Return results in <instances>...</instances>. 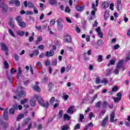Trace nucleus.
<instances>
[{
  "instance_id": "obj_1",
  "label": "nucleus",
  "mask_w": 130,
  "mask_h": 130,
  "mask_svg": "<svg viewBox=\"0 0 130 130\" xmlns=\"http://www.w3.org/2000/svg\"><path fill=\"white\" fill-rule=\"evenodd\" d=\"M34 98L37 100L38 103L41 106L45 107V108H48V106H49V103L48 102H46L45 103L42 99H41V97L38 95H35Z\"/></svg>"
},
{
  "instance_id": "obj_2",
  "label": "nucleus",
  "mask_w": 130,
  "mask_h": 130,
  "mask_svg": "<svg viewBox=\"0 0 130 130\" xmlns=\"http://www.w3.org/2000/svg\"><path fill=\"white\" fill-rule=\"evenodd\" d=\"M15 20L19 27L21 28H26V23L22 19V17L17 16L15 18Z\"/></svg>"
},
{
  "instance_id": "obj_3",
  "label": "nucleus",
  "mask_w": 130,
  "mask_h": 130,
  "mask_svg": "<svg viewBox=\"0 0 130 130\" xmlns=\"http://www.w3.org/2000/svg\"><path fill=\"white\" fill-rule=\"evenodd\" d=\"M0 8L2 9L3 12L8 11V6L5 4V0H0Z\"/></svg>"
},
{
  "instance_id": "obj_4",
  "label": "nucleus",
  "mask_w": 130,
  "mask_h": 130,
  "mask_svg": "<svg viewBox=\"0 0 130 130\" xmlns=\"http://www.w3.org/2000/svg\"><path fill=\"white\" fill-rule=\"evenodd\" d=\"M25 96H26V91H21L18 95L14 96L13 98L14 99H20L21 97H25Z\"/></svg>"
},
{
  "instance_id": "obj_5",
  "label": "nucleus",
  "mask_w": 130,
  "mask_h": 130,
  "mask_svg": "<svg viewBox=\"0 0 130 130\" xmlns=\"http://www.w3.org/2000/svg\"><path fill=\"white\" fill-rule=\"evenodd\" d=\"M109 1H105L103 3L101 8L103 9V10H106L108 7H109Z\"/></svg>"
},
{
  "instance_id": "obj_6",
  "label": "nucleus",
  "mask_w": 130,
  "mask_h": 130,
  "mask_svg": "<svg viewBox=\"0 0 130 130\" xmlns=\"http://www.w3.org/2000/svg\"><path fill=\"white\" fill-rule=\"evenodd\" d=\"M54 55V51L53 50H51L50 51H47L45 54V56L47 57H50L53 56Z\"/></svg>"
},
{
  "instance_id": "obj_7",
  "label": "nucleus",
  "mask_w": 130,
  "mask_h": 130,
  "mask_svg": "<svg viewBox=\"0 0 130 130\" xmlns=\"http://www.w3.org/2000/svg\"><path fill=\"white\" fill-rule=\"evenodd\" d=\"M9 3L11 4H15L16 7H20L21 5V3L19 0H11Z\"/></svg>"
},
{
  "instance_id": "obj_8",
  "label": "nucleus",
  "mask_w": 130,
  "mask_h": 130,
  "mask_svg": "<svg viewBox=\"0 0 130 130\" xmlns=\"http://www.w3.org/2000/svg\"><path fill=\"white\" fill-rule=\"evenodd\" d=\"M115 117V114H114V112H112L110 114V121L111 122H116L117 121V119H114V118Z\"/></svg>"
},
{
  "instance_id": "obj_9",
  "label": "nucleus",
  "mask_w": 130,
  "mask_h": 130,
  "mask_svg": "<svg viewBox=\"0 0 130 130\" xmlns=\"http://www.w3.org/2000/svg\"><path fill=\"white\" fill-rule=\"evenodd\" d=\"M74 112H75V107L74 106L69 107L67 110V113H69V114H73Z\"/></svg>"
},
{
  "instance_id": "obj_10",
  "label": "nucleus",
  "mask_w": 130,
  "mask_h": 130,
  "mask_svg": "<svg viewBox=\"0 0 130 130\" xmlns=\"http://www.w3.org/2000/svg\"><path fill=\"white\" fill-rule=\"evenodd\" d=\"M1 48L2 50H3V51H9V49L8 48V47L7 46V45H6L5 44H4V43H1Z\"/></svg>"
},
{
  "instance_id": "obj_11",
  "label": "nucleus",
  "mask_w": 130,
  "mask_h": 130,
  "mask_svg": "<svg viewBox=\"0 0 130 130\" xmlns=\"http://www.w3.org/2000/svg\"><path fill=\"white\" fill-rule=\"evenodd\" d=\"M65 42H68L69 43H72V38L70 35H67L64 37Z\"/></svg>"
},
{
  "instance_id": "obj_12",
  "label": "nucleus",
  "mask_w": 130,
  "mask_h": 130,
  "mask_svg": "<svg viewBox=\"0 0 130 130\" xmlns=\"http://www.w3.org/2000/svg\"><path fill=\"white\" fill-rule=\"evenodd\" d=\"M8 108L5 109L4 110V113H3L4 118L6 120H7L8 118H9V117H8Z\"/></svg>"
},
{
  "instance_id": "obj_13",
  "label": "nucleus",
  "mask_w": 130,
  "mask_h": 130,
  "mask_svg": "<svg viewBox=\"0 0 130 130\" xmlns=\"http://www.w3.org/2000/svg\"><path fill=\"white\" fill-rule=\"evenodd\" d=\"M108 120V117H106L102 121L101 123L102 126H105L106 125V122H107V121Z\"/></svg>"
},
{
  "instance_id": "obj_14",
  "label": "nucleus",
  "mask_w": 130,
  "mask_h": 130,
  "mask_svg": "<svg viewBox=\"0 0 130 130\" xmlns=\"http://www.w3.org/2000/svg\"><path fill=\"white\" fill-rule=\"evenodd\" d=\"M16 34L19 36H20L21 37H23V36H24V35L25 34V31L18 30L16 31Z\"/></svg>"
},
{
  "instance_id": "obj_15",
  "label": "nucleus",
  "mask_w": 130,
  "mask_h": 130,
  "mask_svg": "<svg viewBox=\"0 0 130 130\" xmlns=\"http://www.w3.org/2000/svg\"><path fill=\"white\" fill-rule=\"evenodd\" d=\"M21 75H22V70H21V68H18V72L16 76V78H17L18 81H19V79H20V76H21Z\"/></svg>"
},
{
  "instance_id": "obj_16",
  "label": "nucleus",
  "mask_w": 130,
  "mask_h": 130,
  "mask_svg": "<svg viewBox=\"0 0 130 130\" xmlns=\"http://www.w3.org/2000/svg\"><path fill=\"white\" fill-rule=\"evenodd\" d=\"M49 3L51 6H55L57 4V1L56 0H49Z\"/></svg>"
},
{
  "instance_id": "obj_17",
  "label": "nucleus",
  "mask_w": 130,
  "mask_h": 130,
  "mask_svg": "<svg viewBox=\"0 0 130 130\" xmlns=\"http://www.w3.org/2000/svg\"><path fill=\"white\" fill-rule=\"evenodd\" d=\"M62 98V99H64V101H67L68 100V98H69V95L67 94L66 92H63Z\"/></svg>"
},
{
  "instance_id": "obj_18",
  "label": "nucleus",
  "mask_w": 130,
  "mask_h": 130,
  "mask_svg": "<svg viewBox=\"0 0 130 130\" xmlns=\"http://www.w3.org/2000/svg\"><path fill=\"white\" fill-rule=\"evenodd\" d=\"M122 64H123V60H120L119 61L118 64H117V69L119 70L121 67H122Z\"/></svg>"
},
{
  "instance_id": "obj_19",
  "label": "nucleus",
  "mask_w": 130,
  "mask_h": 130,
  "mask_svg": "<svg viewBox=\"0 0 130 130\" xmlns=\"http://www.w3.org/2000/svg\"><path fill=\"white\" fill-rule=\"evenodd\" d=\"M120 7H121V0H117L116 8L117 10H119Z\"/></svg>"
},
{
  "instance_id": "obj_20",
  "label": "nucleus",
  "mask_w": 130,
  "mask_h": 130,
  "mask_svg": "<svg viewBox=\"0 0 130 130\" xmlns=\"http://www.w3.org/2000/svg\"><path fill=\"white\" fill-rule=\"evenodd\" d=\"M30 105L31 106L34 107L35 105H36V101L34 99H31L30 100Z\"/></svg>"
},
{
  "instance_id": "obj_21",
  "label": "nucleus",
  "mask_w": 130,
  "mask_h": 130,
  "mask_svg": "<svg viewBox=\"0 0 130 130\" xmlns=\"http://www.w3.org/2000/svg\"><path fill=\"white\" fill-rule=\"evenodd\" d=\"M107 106H108V103L105 101H104L102 103V107L106 109V108H107Z\"/></svg>"
},
{
  "instance_id": "obj_22",
  "label": "nucleus",
  "mask_w": 130,
  "mask_h": 130,
  "mask_svg": "<svg viewBox=\"0 0 130 130\" xmlns=\"http://www.w3.org/2000/svg\"><path fill=\"white\" fill-rule=\"evenodd\" d=\"M76 9L78 12H81L83 11V10H84V7L80 6H77L76 7Z\"/></svg>"
},
{
  "instance_id": "obj_23",
  "label": "nucleus",
  "mask_w": 130,
  "mask_h": 130,
  "mask_svg": "<svg viewBox=\"0 0 130 130\" xmlns=\"http://www.w3.org/2000/svg\"><path fill=\"white\" fill-rule=\"evenodd\" d=\"M28 102H29V99H24V100H21L20 101V103L22 105L25 104V103H28Z\"/></svg>"
},
{
  "instance_id": "obj_24",
  "label": "nucleus",
  "mask_w": 130,
  "mask_h": 130,
  "mask_svg": "<svg viewBox=\"0 0 130 130\" xmlns=\"http://www.w3.org/2000/svg\"><path fill=\"white\" fill-rule=\"evenodd\" d=\"M24 118V114H20L17 118V121H20V119H22V118Z\"/></svg>"
},
{
  "instance_id": "obj_25",
  "label": "nucleus",
  "mask_w": 130,
  "mask_h": 130,
  "mask_svg": "<svg viewBox=\"0 0 130 130\" xmlns=\"http://www.w3.org/2000/svg\"><path fill=\"white\" fill-rule=\"evenodd\" d=\"M70 128L69 125H64L61 127V130H68Z\"/></svg>"
},
{
  "instance_id": "obj_26",
  "label": "nucleus",
  "mask_w": 130,
  "mask_h": 130,
  "mask_svg": "<svg viewBox=\"0 0 130 130\" xmlns=\"http://www.w3.org/2000/svg\"><path fill=\"white\" fill-rule=\"evenodd\" d=\"M35 6L34 4L33 3H32V2H28L27 3V7L28 8H32V9H34L35 8Z\"/></svg>"
},
{
  "instance_id": "obj_27",
  "label": "nucleus",
  "mask_w": 130,
  "mask_h": 130,
  "mask_svg": "<svg viewBox=\"0 0 130 130\" xmlns=\"http://www.w3.org/2000/svg\"><path fill=\"white\" fill-rule=\"evenodd\" d=\"M64 120H70L71 119V117L67 114H64L63 115Z\"/></svg>"
},
{
  "instance_id": "obj_28",
  "label": "nucleus",
  "mask_w": 130,
  "mask_h": 130,
  "mask_svg": "<svg viewBox=\"0 0 130 130\" xmlns=\"http://www.w3.org/2000/svg\"><path fill=\"white\" fill-rule=\"evenodd\" d=\"M33 89L35 90L36 92H40V87L38 85L34 86Z\"/></svg>"
},
{
  "instance_id": "obj_29",
  "label": "nucleus",
  "mask_w": 130,
  "mask_h": 130,
  "mask_svg": "<svg viewBox=\"0 0 130 130\" xmlns=\"http://www.w3.org/2000/svg\"><path fill=\"white\" fill-rule=\"evenodd\" d=\"M103 60V57H102V55H99L98 57V60L97 61L98 62H101Z\"/></svg>"
},
{
  "instance_id": "obj_30",
  "label": "nucleus",
  "mask_w": 130,
  "mask_h": 130,
  "mask_svg": "<svg viewBox=\"0 0 130 130\" xmlns=\"http://www.w3.org/2000/svg\"><path fill=\"white\" fill-rule=\"evenodd\" d=\"M108 17H109V13L107 12V11H106L104 13V19L105 20H107L108 19Z\"/></svg>"
},
{
  "instance_id": "obj_31",
  "label": "nucleus",
  "mask_w": 130,
  "mask_h": 130,
  "mask_svg": "<svg viewBox=\"0 0 130 130\" xmlns=\"http://www.w3.org/2000/svg\"><path fill=\"white\" fill-rule=\"evenodd\" d=\"M101 83V81H100V77L99 76H97L95 78V84H97V85L100 84Z\"/></svg>"
},
{
  "instance_id": "obj_32",
  "label": "nucleus",
  "mask_w": 130,
  "mask_h": 130,
  "mask_svg": "<svg viewBox=\"0 0 130 130\" xmlns=\"http://www.w3.org/2000/svg\"><path fill=\"white\" fill-rule=\"evenodd\" d=\"M103 44V40H99L97 42V45L98 46H102V45Z\"/></svg>"
},
{
  "instance_id": "obj_33",
  "label": "nucleus",
  "mask_w": 130,
  "mask_h": 130,
  "mask_svg": "<svg viewBox=\"0 0 130 130\" xmlns=\"http://www.w3.org/2000/svg\"><path fill=\"white\" fill-rule=\"evenodd\" d=\"M113 100L114 102L116 103V102H118L119 101H120V100H121V98L114 97L113 98Z\"/></svg>"
},
{
  "instance_id": "obj_34",
  "label": "nucleus",
  "mask_w": 130,
  "mask_h": 130,
  "mask_svg": "<svg viewBox=\"0 0 130 130\" xmlns=\"http://www.w3.org/2000/svg\"><path fill=\"white\" fill-rule=\"evenodd\" d=\"M102 102V101H100L98 102L97 103H96L95 105V107H96L97 108H99L100 107V106L101 105Z\"/></svg>"
},
{
  "instance_id": "obj_35",
  "label": "nucleus",
  "mask_w": 130,
  "mask_h": 130,
  "mask_svg": "<svg viewBox=\"0 0 130 130\" xmlns=\"http://www.w3.org/2000/svg\"><path fill=\"white\" fill-rule=\"evenodd\" d=\"M107 80L105 78H103L101 81V84H105V85H106L107 84Z\"/></svg>"
},
{
  "instance_id": "obj_36",
  "label": "nucleus",
  "mask_w": 130,
  "mask_h": 130,
  "mask_svg": "<svg viewBox=\"0 0 130 130\" xmlns=\"http://www.w3.org/2000/svg\"><path fill=\"white\" fill-rule=\"evenodd\" d=\"M92 117H95V115H94L92 112H90L89 114L88 118L91 120L92 119Z\"/></svg>"
},
{
  "instance_id": "obj_37",
  "label": "nucleus",
  "mask_w": 130,
  "mask_h": 130,
  "mask_svg": "<svg viewBox=\"0 0 130 130\" xmlns=\"http://www.w3.org/2000/svg\"><path fill=\"white\" fill-rule=\"evenodd\" d=\"M83 119H84V115L81 114H79V122L83 121Z\"/></svg>"
},
{
  "instance_id": "obj_38",
  "label": "nucleus",
  "mask_w": 130,
  "mask_h": 130,
  "mask_svg": "<svg viewBox=\"0 0 130 130\" xmlns=\"http://www.w3.org/2000/svg\"><path fill=\"white\" fill-rule=\"evenodd\" d=\"M4 68L5 69H8L9 68V63H8V62L7 61H4Z\"/></svg>"
},
{
  "instance_id": "obj_39",
  "label": "nucleus",
  "mask_w": 130,
  "mask_h": 130,
  "mask_svg": "<svg viewBox=\"0 0 130 130\" xmlns=\"http://www.w3.org/2000/svg\"><path fill=\"white\" fill-rule=\"evenodd\" d=\"M8 32L13 37H15V34H14V32L11 29H8Z\"/></svg>"
},
{
  "instance_id": "obj_40",
  "label": "nucleus",
  "mask_w": 130,
  "mask_h": 130,
  "mask_svg": "<svg viewBox=\"0 0 130 130\" xmlns=\"http://www.w3.org/2000/svg\"><path fill=\"white\" fill-rule=\"evenodd\" d=\"M98 97V95L95 94L93 97L91 98V103H93V102H94V101H95V99H97Z\"/></svg>"
},
{
  "instance_id": "obj_41",
  "label": "nucleus",
  "mask_w": 130,
  "mask_h": 130,
  "mask_svg": "<svg viewBox=\"0 0 130 130\" xmlns=\"http://www.w3.org/2000/svg\"><path fill=\"white\" fill-rule=\"evenodd\" d=\"M42 40V37H40L38 38L36 42V44H38V42H40Z\"/></svg>"
},
{
  "instance_id": "obj_42",
  "label": "nucleus",
  "mask_w": 130,
  "mask_h": 130,
  "mask_svg": "<svg viewBox=\"0 0 130 130\" xmlns=\"http://www.w3.org/2000/svg\"><path fill=\"white\" fill-rule=\"evenodd\" d=\"M33 53L34 54V55H38V54H39V51H38V50H34L33 51Z\"/></svg>"
},
{
  "instance_id": "obj_43",
  "label": "nucleus",
  "mask_w": 130,
  "mask_h": 130,
  "mask_svg": "<svg viewBox=\"0 0 130 130\" xmlns=\"http://www.w3.org/2000/svg\"><path fill=\"white\" fill-rule=\"evenodd\" d=\"M15 109L14 108H11L9 110V113L10 114H14L15 113Z\"/></svg>"
},
{
  "instance_id": "obj_44",
  "label": "nucleus",
  "mask_w": 130,
  "mask_h": 130,
  "mask_svg": "<svg viewBox=\"0 0 130 130\" xmlns=\"http://www.w3.org/2000/svg\"><path fill=\"white\" fill-rule=\"evenodd\" d=\"M71 12V9L69 6H67L66 9H65V12L66 13H70Z\"/></svg>"
},
{
  "instance_id": "obj_45",
  "label": "nucleus",
  "mask_w": 130,
  "mask_h": 130,
  "mask_svg": "<svg viewBox=\"0 0 130 130\" xmlns=\"http://www.w3.org/2000/svg\"><path fill=\"white\" fill-rule=\"evenodd\" d=\"M54 100H55V98L52 96V97L51 98L50 100V103L51 104H53V102H54Z\"/></svg>"
},
{
  "instance_id": "obj_46",
  "label": "nucleus",
  "mask_w": 130,
  "mask_h": 130,
  "mask_svg": "<svg viewBox=\"0 0 130 130\" xmlns=\"http://www.w3.org/2000/svg\"><path fill=\"white\" fill-rule=\"evenodd\" d=\"M54 24H55V20L52 19V20H51L50 21V25L51 26H52V25H54Z\"/></svg>"
},
{
  "instance_id": "obj_47",
  "label": "nucleus",
  "mask_w": 130,
  "mask_h": 130,
  "mask_svg": "<svg viewBox=\"0 0 130 130\" xmlns=\"http://www.w3.org/2000/svg\"><path fill=\"white\" fill-rule=\"evenodd\" d=\"M117 90H118V88L117 87V86H114L113 87V88H112V90L113 92H116V91H117Z\"/></svg>"
},
{
  "instance_id": "obj_48",
  "label": "nucleus",
  "mask_w": 130,
  "mask_h": 130,
  "mask_svg": "<svg viewBox=\"0 0 130 130\" xmlns=\"http://www.w3.org/2000/svg\"><path fill=\"white\" fill-rule=\"evenodd\" d=\"M113 7H114V4L113 3H111L110 5V10H111V11H113Z\"/></svg>"
},
{
  "instance_id": "obj_49",
  "label": "nucleus",
  "mask_w": 130,
  "mask_h": 130,
  "mask_svg": "<svg viewBox=\"0 0 130 130\" xmlns=\"http://www.w3.org/2000/svg\"><path fill=\"white\" fill-rule=\"evenodd\" d=\"M47 77H44V79L42 80V83L45 84L47 82Z\"/></svg>"
},
{
  "instance_id": "obj_50",
  "label": "nucleus",
  "mask_w": 130,
  "mask_h": 130,
  "mask_svg": "<svg viewBox=\"0 0 130 130\" xmlns=\"http://www.w3.org/2000/svg\"><path fill=\"white\" fill-rule=\"evenodd\" d=\"M62 18H58V19H57V24H58V25H59V24H60V23H61V22H62Z\"/></svg>"
},
{
  "instance_id": "obj_51",
  "label": "nucleus",
  "mask_w": 130,
  "mask_h": 130,
  "mask_svg": "<svg viewBox=\"0 0 130 130\" xmlns=\"http://www.w3.org/2000/svg\"><path fill=\"white\" fill-rule=\"evenodd\" d=\"M70 70H72V66L70 65L69 66H67L66 68L67 72H70Z\"/></svg>"
},
{
  "instance_id": "obj_52",
  "label": "nucleus",
  "mask_w": 130,
  "mask_h": 130,
  "mask_svg": "<svg viewBox=\"0 0 130 130\" xmlns=\"http://www.w3.org/2000/svg\"><path fill=\"white\" fill-rule=\"evenodd\" d=\"M50 64V61L49 60H47L45 61V66H46L47 67Z\"/></svg>"
},
{
  "instance_id": "obj_53",
  "label": "nucleus",
  "mask_w": 130,
  "mask_h": 130,
  "mask_svg": "<svg viewBox=\"0 0 130 130\" xmlns=\"http://www.w3.org/2000/svg\"><path fill=\"white\" fill-rule=\"evenodd\" d=\"M52 64L53 66H56L57 64V60L56 59H54L52 60Z\"/></svg>"
},
{
  "instance_id": "obj_54",
  "label": "nucleus",
  "mask_w": 130,
  "mask_h": 130,
  "mask_svg": "<svg viewBox=\"0 0 130 130\" xmlns=\"http://www.w3.org/2000/svg\"><path fill=\"white\" fill-rule=\"evenodd\" d=\"M114 74H115V75H117L119 74V70H118V69H115L114 71Z\"/></svg>"
},
{
  "instance_id": "obj_55",
  "label": "nucleus",
  "mask_w": 130,
  "mask_h": 130,
  "mask_svg": "<svg viewBox=\"0 0 130 130\" xmlns=\"http://www.w3.org/2000/svg\"><path fill=\"white\" fill-rule=\"evenodd\" d=\"M119 48V45L116 44L114 46L113 49H115V50H116V49H118Z\"/></svg>"
},
{
  "instance_id": "obj_56",
  "label": "nucleus",
  "mask_w": 130,
  "mask_h": 130,
  "mask_svg": "<svg viewBox=\"0 0 130 130\" xmlns=\"http://www.w3.org/2000/svg\"><path fill=\"white\" fill-rule=\"evenodd\" d=\"M95 31L97 33H99V32H101V28L99 26L95 28Z\"/></svg>"
},
{
  "instance_id": "obj_57",
  "label": "nucleus",
  "mask_w": 130,
  "mask_h": 130,
  "mask_svg": "<svg viewBox=\"0 0 130 130\" xmlns=\"http://www.w3.org/2000/svg\"><path fill=\"white\" fill-rule=\"evenodd\" d=\"M98 34L100 38H102V37H103V34L102 33V32L100 31L99 32H98Z\"/></svg>"
},
{
  "instance_id": "obj_58",
  "label": "nucleus",
  "mask_w": 130,
  "mask_h": 130,
  "mask_svg": "<svg viewBox=\"0 0 130 130\" xmlns=\"http://www.w3.org/2000/svg\"><path fill=\"white\" fill-rule=\"evenodd\" d=\"M34 13L33 11H26V15H33Z\"/></svg>"
},
{
  "instance_id": "obj_59",
  "label": "nucleus",
  "mask_w": 130,
  "mask_h": 130,
  "mask_svg": "<svg viewBox=\"0 0 130 130\" xmlns=\"http://www.w3.org/2000/svg\"><path fill=\"white\" fill-rule=\"evenodd\" d=\"M33 11L35 14H37L38 13V10L36 9V7L35 6L33 8Z\"/></svg>"
},
{
  "instance_id": "obj_60",
  "label": "nucleus",
  "mask_w": 130,
  "mask_h": 130,
  "mask_svg": "<svg viewBox=\"0 0 130 130\" xmlns=\"http://www.w3.org/2000/svg\"><path fill=\"white\" fill-rule=\"evenodd\" d=\"M86 41L87 42H89V41H90V36L89 35H87L86 36Z\"/></svg>"
},
{
  "instance_id": "obj_61",
  "label": "nucleus",
  "mask_w": 130,
  "mask_h": 130,
  "mask_svg": "<svg viewBox=\"0 0 130 130\" xmlns=\"http://www.w3.org/2000/svg\"><path fill=\"white\" fill-rule=\"evenodd\" d=\"M15 59L17 61H18L20 59V57L18 55H15Z\"/></svg>"
},
{
  "instance_id": "obj_62",
  "label": "nucleus",
  "mask_w": 130,
  "mask_h": 130,
  "mask_svg": "<svg viewBox=\"0 0 130 130\" xmlns=\"http://www.w3.org/2000/svg\"><path fill=\"white\" fill-rule=\"evenodd\" d=\"M35 28L36 30H38L39 31H40L41 29H42L41 26H39V27H38L37 26H35Z\"/></svg>"
},
{
  "instance_id": "obj_63",
  "label": "nucleus",
  "mask_w": 130,
  "mask_h": 130,
  "mask_svg": "<svg viewBox=\"0 0 130 130\" xmlns=\"http://www.w3.org/2000/svg\"><path fill=\"white\" fill-rule=\"evenodd\" d=\"M38 129H42V124L40 123L38 125Z\"/></svg>"
},
{
  "instance_id": "obj_64",
  "label": "nucleus",
  "mask_w": 130,
  "mask_h": 130,
  "mask_svg": "<svg viewBox=\"0 0 130 130\" xmlns=\"http://www.w3.org/2000/svg\"><path fill=\"white\" fill-rule=\"evenodd\" d=\"M24 83L25 85H26L27 86V85H28V84H30V81L29 80H26V81L24 80Z\"/></svg>"
}]
</instances>
